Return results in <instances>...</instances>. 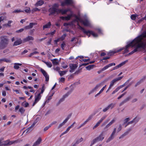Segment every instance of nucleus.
Instances as JSON below:
<instances>
[{
    "instance_id": "nucleus-2",
    "label": "nucleus",
    "mask_w": 146,
    "mask_h": 146,
    "mask_svg": "<svg viewBox=\"0 0 146 146\" xmlns=\"http://www.w3.org/2000/svg\"><path fill=\"white\" fill-rule=\"evenodd\" d=\"M0 50H3L9 44V40L7 36H2L0 37Z\"/></svg>"
},
{
    "instance_id": "nucleus-34",
    "label": "nucleus",
    "mask_w": 146,
    "mask_h": 146,
    "mask_svg": "<svg viewBox=\"0 0 146 146\" xmlns=\"http://www.w3.org/2000/svg\"><path fill=\"white\" fill-rule=\"evenodd\" d=\"M78 28L80 30H81L82 31L83 33L85 34H86V33H87V31L86 30L84 29L83 27H81L80 25L78 27Z\"/></svg>"
},
{
    "instance_id": "nucleus-15",
    "label": "nucleus",
    "mask_w": 146,
    "mask_h": 146,
    "mask_svg": "<svg viewBox=\"0 0 146 146\" xmlns=\"http://www.w3.org/2000/svg\"><path fill=\"white\" fill-rule=\"evenodd\" d=\"M106 117V116H103L102 117L101 119L97 122L96 124L93 127V129H94L96 127H98L99 125L100 124V123L103 121V120Z\"/></svg>"
},
{
    "instance_id": "nucleus-46",
    "label": "nucleus",
    "mask_w": 146,
    "mask_h": 146,
    "mask_svg": "<svg viewBox=\"0 0 146 146\" xmlns=\"http://www.w3.org/2000/svg\"><path fill=\"white\" fill-rule=\"evenodd\" d=\"M24 12V11H22L20 9H17V10H15L13 12V13H19V12Z\"/></svg>"
},
{
    "instance_id": "nucleus-29",
    "label": "nucleus",
    "mask_w": 146,
    "mask_h": 146,
    "mask_svg": "<svg viewBox=\"0 0 146 146\" xmlns=\"http://www.w3.org/2000/svg\"><path fill=\"white\" fill-rule=\"evenodd\" d=\"M100 84H97L96 87L94 88L92 90L90 91V93H89V94H90V93H92L95 91L100 86Z\"/></svg>"
},
{
    "instance_id": "nucleus-50",
    "label": "nucleus",
    "mask_w": 146,
    "mask_h": 146,
    "mask_svg": "<svg viewBox=\"0 0 146 146\" xmlns=\"http://www.w3.org/2000/svg\"><path fill=\"white\" fill-rule=\"evenodd\" d=\"M52 7H54V8L57 9L59 7V5L58 3H54L53 4Z\"/></svg>"
},
{
    "instance_id": "nucleus-49",
    "label": "nucleus",
    "mask_w": 146,
    "mask_h": 146,
    "mask_svg": "<svg viewBox=\"0 0 146 146\" xmlns=\"http://www.w3.org/2000/svg\"><path fill=\"white\" fill-rule=\"evenodd\" d=\"M136 15H131V18L133 20H135L136 18Z\"/></svg>"
},
{
    "instance_id": "nucleus-63",
    "label": "nucleus",
    "mask_w": 146,
    "mask_h": 146,
    "mask_svg": "<svg viewBox=\"0 0 146 146\" xmlns=\"http://www.w3.org/2000/svg\"><path fill=\"white\" fill-rule=\"evenodd\" d=\"M24 29L22 28L19 30L16 31V32L17 33H21L23 32L24 31Z\"/></svg>"
},
{
    "instance_id": "nucleus-6",
    "label": "nucleus",
    "mask_w": 146,
    "mask_h": 146,
    "mask_svg": "<svg viewBox=\"0 0 146 146\" xmlns=\"http://www.w3.org/2000/svg\"><path fill=\"white\" fill-rule=\"evenodd\" d=\"M73 0H65L64 1L61 2V6H64L66 5H70L74 4Z\"/></svg>"
},
{
    "instance_id": "nucleus-30",
    "label": "nucleus",
    "mask_w": 146,
    "mask_h": 146,
    "mask_svg": "<svg viewBox=\"0 0 146 146\" xmlns=\"http://www.w3.org/2000/svg\"><path fill=\"white\" fill-rule=\"evenodd\" d=\"M146 76H144L142 79H141L139 82H137L135 85V87H136L137 86L139 85L141 82H143V80H144Z\"/></svg>"
},
{
    "instance_id": "nucleus-42",
    "label": "nucleus",
    "mask_w": 146,
    "mask_h": 146,
    "mask_svg": "<svg viewBox=\"0 0 146 146\" xmlns=\"http://www.w3.org/2000/svg\"><path fill=\"white\" fill-rule=\"evenodd\" d=\"M40 71L44 76L48 74L46 71L43 69L41 68L40 70Z\"/></svg>"
},
{
    "instance_id": "nucleus-16",
    "label": "nucleus",
    "mask_w": 146,
    "mask_h": 146,
    "mask_svg": "<svg viewBox=\"0 0 146 146\" xmlns=\"http://www.w3.org/2000/svg\"><path fill=\"white\" fill-rule=\"evenodd\" d=\"M41 97V96L40 95V94H38L37 96L35 97V101L33 104V106H34L35 104L40 100Z\"/></svg>"
},
{
    "instance_id": "nucleus-55",
    "label": "nucleus",
    "mask_w": 146,
    "mask_h": 146,
    "mask_svg": "<svg viewBox=\"0 0 146 146\" xmlns=\"http://www.w3.org/2000/svg\"><path fill=\"white\" fill-rule=\"evenodd\" d=\"M52 41V39L51 38H50L48 41L47 42V45H49L50 44H51Z\"/></svg>"
},
{
    "instance_id": "nucleus-52",
    "label": "nucleus",
    "mask_w": 146,
    "mask_h": 146,
    "mask_svg": "<svg viewBox=\"0 0 146 146\" xmlns=\"http://www.w3.org/2000/svg\"><path fill=\"white\" fill-rule=\"evenodd\" d=\"M74 17L77 20L79 21L80 23L81 22V21L82 20V19H80L79 17L75 15Z\"/></svg>"
},
{
    "instance_id": "nucleus-22",
    "label": "nucleus",
    "mask_w": 146,
    "mask_h": 146,
    "mask_svg": "<svg viewBox=\"0 0 146 146\" xmlns=\"http://www.w3.org/2000/svg\"><path fill=\"white\" fill-rule=\"evenodd\" d=\"M60 13H61L62 14V15L65 14L66 13V10L65 9H58L57 12V14H58Z\"/></svg>"
},
{
    "instance_id": "nucleus-58",
    "label": "nucleus",
    "mask_w": 146,
    "mask_h": 146,
    "mask_svg": "<svg viewBox=\"0 0 146 146\" xmlns=\"http://www.w3.org/2000/svg\"><path fill=\"white\" fill-rule=\"evenodd\" d=\"M27 9H25L24 11L26 13H29L31 11V9L29 7H28Z\"/></svg>"
},
{
    "instance_id": "nucleus-53",
    "label": "nucleus",
    "mask_w": 146,
    "mask_h": 146,
    "mask_svg": "<svg viewBox=\"0 0 146 146\" xmlns=\"http://www.w3.org/2000/svg\"><path fill=\"white\" fill-rule=\"evenodd\" d=\"M66 44L64 42H63L61 44V47L62 50H64V47H65Z\"/></svg>"
},
{
    "instance_id": "nucleus-56",
    "label": "nucleus",
    "mask_w": 146,
    "mask_h": 146,
    "mask_svg": "<svg viewBox=\"0 0 146 146\" xmlns=\"http://www.w3.org/2000/svg\"><path fill=\"white\" fill-rule=\"evenodd\" d=\"M121 128H122V126H121V124L119 125V127L118 128V129L117 130V132L118 133L119 131H120L121 130Z\"/></svg>"
},
{
    "instance_id": "nucleus-19",
    "label": "nucleus",
    "mask_w": 146,
    "mask_h": 146,
    "mask_svg": "<svg viewBox=\"0 0 146 146\" xmlns=\"http://www.w3.org/2000/svg\"><path fill=\"white\" fill-rule=\"evenodd\" d=\"M34 40V38L32 36H28L23 39V42H25L28 41L30 40Z\"/></svg>"
},
{
    "instance_id": "nucleus-38",
    "label": "nucleus",
    "mask_w": 146,
    "mask_h": 146,
    "mask_svg": "<svg viewBox=\"0 0 146 146\" xmlns=\"http://www.w3.org/2000/svg\"><path fill=\"white\" fill-rule=\"evenodd\" d=\"M67 72V71H59V73L60 75L61 76H62L65 74Z\"/></svg>"
},
{
    "instance_id": "nucleus-27",
    "label": "nucleus",
    "mask_w": 146,
    "mask_h": 146,
    "mask_svg": "<svg viewBox=\"0 0 146 146\" xmlns=\"http://www.w3.org/2000/svg\"><path fill=\"white\" fill-rule=\"evenodd\" d=\"M22 43V40L20 38L18 39L14 42L13 46H17Z\"/></svg>"
},
{
    "instance_id": "nucleus-48",
    "label": "nucleus",
    "mask_w": 146,
    "mask_h": 146,
    "mask_svg": "<svg viewBox=\"0 0 146 146\" xmlns=\"http://www.w3.org/2000/svg\"><path fill=\"white\" fill-rule=\"evenodd\" d=\"M130 120V118L129 117L125 119L124 120V122L123 125H124L126 123H127V122Z\"/></svg>"
},
{
    "instance_id": "nucleus-61",
    "label": "nucleus",
    "mask_w": 146,
    "mask_h": 146,
    "mask_svg": "<svg viewBox=\"0 0 146 146\" xmlns=\"http://www.w3.org/2000/svg\"><path fill=\"white\" fill-rule=\"evenodd\" d=\"M110 121V119H108L106 120L102 124V126H103V125H105L106 123H107L108 121Z\"/></svg>"
},
{
    "instance_id": "nucleus-9",
    "label": "nucleus",
    "mask_w": 146,
    "mask_h": 146,
    "mask_svg": "<svg viewBox=\"0 0 146 146\" xmlns=\"http://www.w3.org/2000/svg\"><path fill=\"white\" fill-rule=\"evenodd\" d=\"M115 104L111 103L109 104L107 107L103 109V111L104 112H106L110 109H112L115 107Z\"/></svg>"
},
{
    "instance_id": "nucleus-11",
    "label": "nucleus",
    "mask_w": 146,
    "mask_h": 146,
    "mask_svg": "<svg viewBox=\"0 0 146 146\" xmlns=\"http://www.w3.org/2000/svg\"><path fill=\"white\" fill-rule=\"evenodd\" d=\"M116 131V128H114L111 135L106 140V142L107 143L109 142L111 140L113 139L114 137V136L115 133Z\"/></svg>"
},
{
    "instance_id": "nucleus-40",
    "label": "nucleus",
    "mask_w": 146,
    "mask_h": 146,
    "mask_svg": "<svg viewBox=\"0 0 146 146\" xmlns=\"http://www.w3.org/2000/svg\"><path fill=\"white\" fill-rule=\"evenodd\" d=\"M94 66V65H90L86 66V68L87 70H90L91 69L93 68Z\"/></svg>"
},
{
    "instance_id": "nucleus-17",
    "label": "nucleus",
    "mask_w": 146,
    "mask_h": 146,
    "mask_svg": "<svg viewBox=\"0 0 146 146\" xmlns=\"http://www.w3.org/2000/svg\"><path fill=\"white\" fill-rule=\"evenodd\" d=\"M81 23H82L85 26H89L90 25L89 21L87 19H85L84 20H82Z\"/></svg>"
},
{
    "instance_id": "nucleus-20",
    "label": "nucleus",
    "mask_w": 146,
    "mask_h": 146,
    "mask_svg": "<svg viewBox=\"0 0 146 146\" xmlns=\"http://www.w3.org/2000/svg\"><path fill=\"white\" fill-rule=\"evenodd\" d=\"M115 63H112L110 64H108L106 65L102 69V71H104L107 68H108L109 67L111 66H115Z\"/></svg>"
},
{
    "instance_id": "nucleus-32",
    "label": "nucleus",
    "mask_w": 146,
    "mask_h": 146,
    "mask_svg": "<svg viewBox=\"0 0 146 146\" xmlns=\"http://www.w3.org/2000/svg\"><path fill=\"white\" fill-rule=\"evenodd\" d=\"M130 131V129H129L128 130V131H126V132L124 133L119 138V139H120L124 136H126L127 135L128 133H129V132Z\"/></svg>"
},
{
    "instance_id": "nucleus-8",
    "label": "nucleus",
    "mask_w": 146,
    "mask_h": 146,
    "mask_svg": "<svg viewBox=\"0 0 146 146\" xmlns=\"http://www.w3.org/2000/svg\"><path fill=\"white\" fill-rule=\"evenodd\" d=\"M58 9L57 8H54V7H50L48 9V11L50 13L49 14V16L54 15L56 13L57 14V12Z\"/></svg>"
},
{
    "instance_id": "nucleus-43",
    "label": "nucleus",
    "mask_w": 146,
    "mask_h": 146,
    "mask_svg": "<svg viewBox=\"0 0 146 146\" xmlns=\"http://www.w3.org/2000/svg\"><path fill=\"white\" fill-rule=\"evenodd\" d=\"M44 63L49 67L50 68L52 66V63L50 62H44Z\"/></svg>"
},
{
    "instance_id": "nucleus-10",
    "label": "nucleus",
    "mask_w": 146,
    "mask_h": 146,
    "mask_svg": "<svg viewBox=\"0 0 146 146\" xmlns=\"http://www.w3.org/2000/svg\"><path fill=\"white\" fill-rule=\"evenodd\" d=\"M37 25V23L36 22L30 23L29 25L25 26L24 27V29L25 30L33 28L34 25Z\"/></svg>"
},
{
    "instance_id": "nucleus-1",
    "label": "nucleus",
    "mask_w": 146,
    "mask_h": 146,
    "mask_svg": "<svg viewBox=\"0 0 146 146\" xmlns=\"http://www.w3.org/2000/svg\"><path fill=\"white\" fill-rule=\"evenodd\" d=\"M136 41V40H135V38L132 41L127 45L125 47H122V48H124L123 50H124L123 51L122 54H124L128 53L129 52V48L130 47H135V48L133 50L127 54L126 56H128L133 54L135 52L140 51V49L141 48L144 49L145 46L144 44L143 43L140 44L139 43H137Z\"/></svg>"
},
{
    "instance_id": "nucleus-26",
    "label": "nucleus",
    "mask_w": 146,
    "mask_h": 146,
    "mask_svg": "<svg viewBox=\"0 0 146 146\" xmlns=\"http://www.w3.org/2000/svg\"><path fill=\"white\" fill-rule=\"evenodd\" d=\"M115 121V119H113L109 123H108L104 128V129L105 130L106 128L109 127L110 126L112 125Z\"/></svg>"
},
{
    "instance_id": "nucleus-23",
    "label": "nucleus",
    "mask_w": 146,
    "mask_h": 146,
    "mask_svg": "<svg viewBox=\"0 0 146 146\" xmlns=\"http://www.w3.org/2000/svg\"><path fill=\"white\" fill-rule=\"evenodd\" d=\"M70 66L71 70L70 71V72L72 73L73 72V71L77 67V66L75 64H71Z\"/></svg>"
},
{
    "instance_id": "nucleus-51",
    "label": "nucleus",
    "mask_w": 146,
    "mask_h": 146,
    "mask_svg": "<svg viewBox=\"0 0 146 146\" xmlns=\"http://www.w3.org/2000/svg\"><path fill=\"white\" fill-rule=\"evenodd\" d=\"M134 120V123H136L139 120V118H137V117H135V118H134L133 119Z\"/></svg>"
},
{
    "instance_id": "nucleus-4",
    "label": "nucleus",
    "mask_w": 146,
    "mask_h": 146,
    "mask_svg": "<svg viewBox=\"0 0 146 146\" xmlns=\"http://www.w3.org/2000/svg\"><path fill=\"white\" fill-rule=\"evenodd\" d=\"M72 90H70L68 91L67 93H66L64 95L62 98L60 99L58 102L56 104V106H58L60 104L63 102L64 100L71 93Z\"/></svg>"
},
{
    "instance_id": "nucleus-33",
    "label": "nucleus",
    "mask_w": 146,
    "mask_h": 146,
    "mask_svg": "<svg viewBox=\"0 0 146 146\" xmlns=\"http://www.w3.org/2000/svg\"><path fill=\"white\" fill-rule=\"evenodd\" d=\"M99 141L97 137L94 139L91 142L90 146H92L94 144L96 143L97 141Z\"/></svg>"
},
{
    "instance_id": "nucleus-12",
    "label": "nucleus",
    "mask_w": 146,
    "mask_h": 146,
    "mask_svg": "<svg viewBox=\"0 0 146 146\" xmlns=\"http://www.w3.org/2000/svg\"><path fill=\"white\" fill-rule=\"evenodd\" d=\"M123 77V76L118 77L112 80L110 83V85L111 86H113L114 84L118 81L121 80Z\"/></svg>"
},
{
    "instance_id": "nucleus-3",
    "label": "nucleus",
    "mask_w": 146,
    "mask_h": 146,
    "mask_svg": "<svg viewBox=\"0 0 146 146\" xmlns=\"http://www.w3.org/2000/svg\"><path fill=\"white\" fill-rule=\"evenodd\" d=\"M146 38V31L143 32L140 35L135 38V40H136V42L139 43L140 44L143 43L144 44V49L146 46V43L143 42V40L144 38Z\"/></svg>"
},
{
    "instance_id": "nucleus-14",
    "label": "nucleus",
    "mask_w": 146,
    "mask_h": 146,
    "mask_svg": "<svg viewBox=\"0 0 146 146\" xmlns=\"http://www.w3.org/2000/svg\"><path fill=\"white\" fill-rule=\"evenodd\" d=\"M87 33H86V35L88 36V37H89L90 35H92L94 37H96L98 36V35L97 33H96L92 31H87Z\"/></svg>"
},
{
    "instance_id": "nucleus-64",
    "label": "nucleus",
    "mask_w": 146,
    "mask_h": 146,
    "mask_svg": "<svg viewBox=\"0 0 146 146\" xmlns=\"http://www.w3.org/2000/svg\"><path fill=\"white\" fill-rule=\"evenodd\" d=\"M51 127L50 125L48 126H47L44 129V131H46L50 127Z\"/></svg>"
},
{
    "instance_id": "nucleus-57",
    "label": "nucleus",
    "mask_w": 146,
    "mask_h": 146,
    "mask_svg": "<svg viewBox=\"0 0 146 146\" xmlns=\"http://www.w3.org/2000/svg\"><path fill=\"white\" fill-rule=\"evenodd\" d=\"M45 78V81L46 82H48L49 80V76L48 74L44 76Z\"/></svg>"
},
{
    "instance_id": "nucleus-13",
    "label": "nucleus",
    "mask_w": 146,
    "mask_h": 146,
    "mask_svg": "<svg viewBox=\"0 0 146 146\" xmlns=\"http://www.w3.org/2000/svg\"><path fill=\"white\" fill-rule=\"evenodd\" d=\"M108 130H107L106 131L104 130L102 131L101 134L98 137H97L99 141H102L104 138V133L106 132Z\"/></svg>"
},
{
    "instance_id": "nucleus-60",
    "label": "nucleus",
    "mask_w": 146,
    "mask_h": 146,
    "mask_svg": "<svg viewBox=\"0 0 146 146\" xmlns=\"http://www.w3.org/2000/svg\"><path fill=\"white\" fill-rule=\"evenodd\" d=\"M65 81V78L63 77H62L60 78L59 82L63 83Z\"/></svg>"
},
{
    "instance_id": "nucleus-21",
    "label": "nucleus",
    "mask_w": 146,
    "mask_h": 146,
    "mask_svg": "<svg viewBox=\"0 0 146 146\" xmlns=\"http://www.w3.org/2000/svg\"><path fill=\"white\" fill-rule=\"evenodd\" d=\"M51 25V22L49 21L47 24L45 25H43L42 27V29L43 30H44L45 29H49L50 28Z\"/></svg>"
},
{
    "instance_id": "nucleus-45",
    "label": "nucleus",
    "mask_w": 146,
    "mask_h": 146,
    "mask_svg": "<svg viewBox=\"0 0 146 146\" xmlns=\"http://www.w3.org/2000/svg\"><path fill=\"white\" fill-rule=\"evenodd\" d=\"M38 53H39V52L37 51H35L34 52H33L30 53L29 56V57H31L33 55H34V54H36Z\"/></svg>"
},
{
    "instance_id": "nucleus-62",
    "label": "nucleus",
    "mask_w": 146,
    "mask_h": 146,
    "mask_svg": "<svg viewBox=\"0 0 146 146\" xmlns=\"http://www.w3.org/2000/svg\"><path fill=\"white\" fill-rule=\"evenodd\" d=\"M86 123L84 121L83 123L81 124V125L79 126L77 128V129H80L81 127H82L85 124H86Z\"/></svg>"
},
{
    "instance_id": "nucleus-54",
    "label": "nucleus",
    "mask_w": 146,
    "mask_h": 146,
    "mask_svg": "<svg viewBox=\"0 0 146 146\" xmlns=\"http://www.w3.org/2000/svg\"><path fill=\"white\" fill-rule=\"evenodd\" d=\"M83 140V139L81 137L79 140H77L76 141V143L77 144L79 143H80Z\"/></svg>"
},
{
    "instance_id": "nucleus-25",
    "label": "nucleus",
    "mask_w": 146,
    "mask_h": 146,
    "mask_svg": "<svg viewBox=\"0 0 146 146\" xmlns=\"http://www.w3.org/2000/svg\"><path fill=\"white\" fill-rule=\"evenodd\" d=\"M14 64L13 68L15 70H18L19 68V66H21L22 65L21 64L17 63H15Z\"/></svg>"
},
{
    "instance_id": "nucleus-18",
    "label": "nucleus",
    "mask_w": 146,
    "mask_h": 146,
    "mask_svg": "<svg viewBox=\"0 0 146 146\" xmlns=\"http://www.w3.org/2000/svg\"><path fill=\"white\" fill-rule=\"evenodd\" d=\"M42 141V139L41 137H39L36 141L34 143L33 146H38Z\"/></svg>"
},
{
    "instance_id": "nucleus-37",
    "label": "nucleus",
    "mask_w": 146,
    "mask_h": 146,
    "mask_svg": "<svg viewBox=\"0 0 146 146\" xmlns=\"http://www.w3.org/2000/svg\"><path fill=\"white\" fill-rule=\"evenodd\" d=\"M10 61L9 60L5 58H3L2 59H0V63L2 62L3 61L9 62H10Z\"/></svg>"
},
{
    "instance_id": "nucleus-31",
    "label": "nucleus",
    "mask_w": 146,
    "mask_h": 146,
    "mask_svg": "<svg viewBox=\"0 0 146 146\" xmlns=\"http://www.w3.org/2000/svg\"><path fill=\"white\" fill-rule=\"evenodd\" d=\"M130 131V129H129L128 130V131H126V132L124 133L119 138V139H120L124 136H126L127 135L128 133H129V132Z\"/></svg>"
},
{
    "instance_id": "nucleus-24",
    "label": "nucleus",
    "mask_w": 146,
    "mask_h": 146,
    "mask_svg": "<svg viewBox=\"0 0 146 146\" xmlns=\"http://www.w3.org/2000/svg\"><path fill=\"white\" fill-rule=\"evenodd\" d=\"M36 123V122H35L33 123V124L31 125L30 127H29L26 129V130L24 131L23 132V133H24V132H26V133H29V132H30L31 131V127H32L33 126H34L35 123Z\"/></svg>"
},
{
    "instance_id": "nucleus-5",
    "label": "nucleus",
    "mask_w": 146,
    "mask_h": 146,
    "mask_svg": "<svg viewBox=\"0 0 146 146\" xmlns=\"http://www.w3.org/2000/svg\"><path fill=\"white\" fill-rule=\"evenodd\" d=\"M123 48H121L119 49H117L113 51H110L107 54V55L108 56L110 57L111 56L113 55L114 54L120 52L122 50H123Z\"/></svg>"
},
{
    "instance_id": "nucleus-44",
    "label": "nucleus",
    "mask_w": 146,
    "mask_h": 146,
    "mask_svg": "<svg viewBox=\"0 0 146 146\" xmlns=\"http://www.w3.org/2000/svg\"><path fill=\"white\" fill-rule=\"evenodd\" d=\"M13 22L12 21H8V23L7 24H5L4 25L5 26H8L9 27H11V24Z\"/></svg>"
},
{
    "instance_id": "nucleus-35",
    "label": "nucleus",
    "mask_w": 146,
    "mask_h": 146,
    "mask_svg": "<svg viewBox=\"0 0 146 146\" xmlns=\"http://www.w3.org/2000/svg\"><path fill=\"white\" fill-rule=\"evenodd\" d=\"M19 111L21 113V114H23L25 113V110L23 107H22L19 109Z\"/></svg>"
},
{
    "instance_id": "nucleus-41",
    "label": "nucleus",
    "mask_w": 146,
    "mask_h": 146,
    "mask_svg": "<svg viewBox=\"0 0 146 146\" xmlns=\"http://www.w3.org/2000/svg\"><path fill=\"white\" fill-rule=\"evenodd\" d=\"M93 115L92 114L90 115L88 118L85 121L86 123L88 122L92 118Z\"/></svg>"
},
{
    "instance_id": "nucleus-36",
    "label": "nucleus",
    "mask_w": 146,
    "mask_h": 146,
    "mask_svg": "<svg viewBox=\"0 0 146 146\" xmlns=\"http://www.w3.org/2000/svg\"><path fill=\"white\" fill-rule=\"evenodd\" d=\"M52 63L54 65H56L58 63L57 60L56 59H54L51 60Z\"/></svg>"
},
{
    "instance_id": "nucleus-59",
    "label": "nucleus",
    "mask_w": 146,
    "mask_h": 146,
    "mask_svg": "<svg viewBox=\"0 0 146 146\" xmlns=\"http://www.w3.org/2000/svg\"><path fill=\"white\" fill-rule=\"evenodd\" d=\"M127 61H128V60H125V61H124L123 62H121V63L119 64L121 66H123V65L125 64L126 62H127Z\"/></svg>"
},
{
    "instance_id": "nucleus-28",
    "label": "nucleus",
    "mask_w": 146,
    "mask_h": 146,
    "mask_svg": "<svg viewBox=\"0 0 146 146\" xmlns=\"http://www.w3.org/2000/svg\"><path fill=\"white\" fill-rule=\"evenodd\" d=\"M44 3V1L42 0L38 1L35 4V6H41Z\"/></svg>"
},
{
    "instance_id": "nucleus-7",
    "label": "nucleus",
    "mask_w": 146,
    "mask_h": 146,
    "mask_svg": "<svg viewBox=\"0 0 146 146\" xmlns=\"http://www.w3.org/2000/svg\"><path fill=\"white\" fill-rule=\"evenodd\" d=\"M15 142V141H10L9 140H7L4 141L3 143H0V146H6L8 145H10L13 144Z\"/></svg>"
},
{
    "instance_id": "nucleus-47",
    "label": "nucleus",
    "mask_w": 146,
    "mask_h": 146,
    "mask_svg": "<svg viewBox=\"0 0 146 146\" xmlns=\"http://www.w3.org/2000/svg\"><path fill=\"white\" fill-rule=\"evenodd\" d=\"M40 11V9H38V8L36 7H35L32 10V11L33 12L36 11Z\"/></svg>"
},
{
    "instance_id": "nucleus-39",
    "label": "nucleus",
    "mask_w": 146,
    "mask_h": 146,
    "mask_svg": "<svg viewBox=\"0 0 146 146\" xmlns=\"http://www.w3.org/2000/svg\"><path fill=\"white\" fill-rule=\"evenodd\" d=\"M66 36V34H64L62 35L61 37H60L58 38L60 40H61V41H62L64 39Z\"/></svg>"
}]
</instances>
